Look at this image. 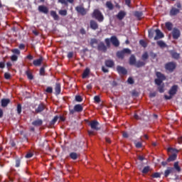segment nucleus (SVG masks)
I'll use <instances>...</instances> for the list:
<instances>
[{
    "label": "nucleus",
    "mask_w": 182,
    "mask_h": 182,
    "mask_svg": "<svg viewBox=\"0 0 182 182\" xmlns=\"http://www.w3.org/2000/svg\"><path fill=\"white\" fill-rule=\"evenodd\" d=\"M156 76L157 78L154 80L155 85L158 86L159 93H164V80H166V75L161 72H156Z\"/></svg>",
    "instance_id": "1"
},
{
    "label": "nucleus",
    "mask_w": 182,
    "mask_h": 182,
    "mask_svg": "<svg viewBox=\"0 0 182 182\" xmlns=\"http://www.w3.org/2000/svg\"><path fill=\"white\" fill-rule=\"evenodd\" d=\"M92 18H95V19L98 21V22H103V21H105V16L99 9H95L92 14Z\"/></svg>",
    "instance_id": "2"
},
{
    "label": "nucleus",
    "mask_w": 182,
    "mask_h": 182,
    "mask_svg": "<svg viewBox=\"0 0 182 182\" xmlns=\"http://www.w3.org/2000/svg\"><path fill=\"white\" fill-rule=\"evenodd\" d=\"M177 68V64L174 62H168L165 64V69L168 72L173 73Z\"/></svg>",
    "instance_id": "3"
},
{
    "label": "nucleus",
    "mask_w": 182,
    "mask_h": 182,
    "mask_svg": "<svg viewBox=\"0 0 182 182\" xmlns=\"http://www.w3.org/2000/svg\"><path fill=\"white\" fill-rule=\"evenodd\" d=\"M70 114H75V112L80 113L83 112V107L80 104L75 105L74 109H69Z\"/></svg>",
    "instance_id": "4"
},
{
    "label": "nucleus",
    "mask_w": 182,
    "mask_h": 182,
    "mask_svg": "<svg viewBox=\"0 0 182 182\" xmlns=\"http://www.w3.org/2000/svg\"><path fill=\"white\" fill-rule=\"evenodd\" d=\"M100 124H99V122L97 120H92L88 124V126H90L92 130H96V132L100 130Z\"/></svg>",
    "instance_id": "5"
},
{
    "label": "nucleus",
    "mask_w": 182,
    "mask_h": 182,
    "mask_svg": "<svg viewBox=\"0 0 182 182\" xmlns=\"http://www.w3.org/2000/svg\"><path fill=\"white\" fill-rule=\"evenodd\" d=\"M156 36L154 38V41H159V39H163L164 34L160 29L157 28L155 30Z\"/></svg>",
    "instance_id": "6"
},
{
    "label": "nucleus",
    "mask_w": 182,
    "mask_h": 182,
    "mask_svg": "<svg viewBox=\"0 0 182 182\" xmlns=\"http://www.w3.org/2000/svg\"><path fill=\"white\" fill-rule=\"evenodd\" d=\"M117 72L119 75H123L124 76L127 75V70L124 67L120 65L117 66Z\"/></svg>",
    "instance_id": "7"
},
{
    "label": "nucleus",
    "mask_w": 182,
    "mask_h": 182,
    "mask_svg": "<svg viewBox=\"0 0 182 182\" xmlns=\"http://www.w3.org/2000/svg\"><path fill=\"white\" fill-rule=\"evenodd\" d=\"M97 50H100V52H104L105 53L107 52V46H106V45H105V43L103 42H100L97 45Z\"/></svg>",
    "instance_id": "8"
},
{
    "label": "nucleus",
    "mask_w": 182,
    "mask_h": 182,
    "mask_svg": "<svg viewBox=\"0 0 182 182\" xmlns=\"http://www.w3.org/2000/svg\"><path fill=\"white\" fill-rule=\"evenodd\" d=\"M38 10L39 12L44 14L45 15H48V14H49V9L46 7V6H38Z\"/></svg>",
    "instance_id": "9"
},
{
    "label": "nucleus",
    "mask_w": 182,
    "mask_h": 182,
    "mask_svg": "<svg viewBox=\"0 0 182 182\" xmlns=\"http://www.w3.org/2000/svg\"><path fill=\"white\" fill-rule=\"evenodd\" d=\"M178 90V85H174L169 90L168 95H170V96H174V95L177 94Z\"/></svg>",
    "instance_id": "10"
},
{
    "label": "nucleus",
    "mask_w": 182,
    "mask_h": 182,
    "mask_svg": "<svg viewBox=\"0 0 182 182\" xmlns=\"http://www.w3.org/2000/svg\"><path fill=\"white\" fill-rule=\"evenodd\" d=\"M181 33H180V30L177 28H174L172 31V36L173 39H178Z\"/></svg>",
    "instance_id": "11"
},
{
    "label": "nucleus",
    "mask_w": 182,
    "mask_h": 182,
    "mask_svg": "<svg viewBox=\"0 0 182 182\" xmlns=\"http://www.w3.org/2000/svg\"><path fill=\"white\" fill-rule=\"evenodd\" d=\"M75 11H77V12L78 14H80V15H82V16L86 15V14H87L86 9L82 6H76Z\"/></svg>",
    "instance_id": "12"
},
{
    "label": "nucleus",
    "mask_w": 182,
    "mask_h": 182,
    "mask_svg": "<svg viewBox=\"0 0 182 182\" xmlns=\"http://www.w3.org/2000/svg\"><path fill=\"white\" fill-rule=\"evenodd\" d=\"M111 43L116 48H117L118 46H120V42H119V40L117 39V37H116L114 36L111 37Z\"/></svg>",
    "instance_id": "13"
},
{
    "label": "nucleus",
    "mask_w": 182,
    "mask_h": 182,
    "mask_svg": "<svg viewBox=\"0 0 182 182\" xmlns=\"http://www.w3.org/2000/svg\"><path fill=\"white\" fill-rule=\"evenodd\" d=\"M90 26L93 31L99 29V24H97V22H96L95 20H91L90 21Z\"/></svg>",
    "instance_id": "14"
},
{
    "label": "nucleus",
    "mask_w": 182,
    "mask_h": 182,
    "mask_svg": "<svg viewBox=\"0 0 182 182\" xmlns=\"http://www.w3.org/2000/svg\"><path fill=\"white\" fill-rule=\"evenodd\" d=\"M45 110V104L41 103L38 105V107L36 109V113H42Z\"/></svg>",
    "instance_id": "15"
},
{
    "label": "nucleus",
    "mask_w": 182,
    "mask_h": 182,
    "mask_svg": "<svg viewBox=\"0 0 182 182\" xmlns=\"http://www.w3.org/2000/svg\"><path fill=\"white\" fill-rule=\"evenodd\" d=\"M43 124V121L41 119H38L32 122V125L35 127H39Z\"/></svg>",
    "instance_id": "16"
},
{
    "label": "nucleus",
    "mask_w": 182,
    "mask_h": 182,
    "mask_svg": "<svg viewBox=\"0 0 182 182\" xmlns=\"http://www.w3.org/2000/svg\"><path fill=\"white\" fill-rule=\"evenodd\" d=\"M136 63V56L134 55H131L129 58V65L131 66H135Z\"/></svg>",
    "instance_id": "17"
},
{
    "label": "nucleus",
    "mask_w": 182,
    "mask_h": 182,
    "mask_svg": "<svg viewBox=\"0 0 182 182\" xmlns=\"http://www.w3.org/2000/svg\"><path fill=\"white\" fill-rule=\"evenodd\" d=\"M90 46L92 48H96L99 45V41L96 38H91L90 42Z\"/></svg>",
    "instance_id": "18"
},
{
    "label": "nucleus",
    "mask_w": 182,
    "mask_h": 182,
    "mask_svg": "<svg viewBox=\"0 0 182 182\" xmlns=\"http://www.w3.org/2000/svg\"><path fill=\"white\" fill-rule=\"evenodd\" d=\"M55 95L57 96L58 95H60V92H61L60 83H59V82L55 83Z\"/></svg>",
    "instance_id": "19"
},
{
    "label": "nucleus",
    "mask_w": 182,
    "mask_h": 182,
    "mask_svg": "<svg viewBox=\"0 0 182 182\" xmlns=\"http://www.w3.org/2000/svg\"><path fill=\"white\" fill-rule=\"evenodd\" d=\"M134 16H135V18H137L138 21H140L143 16V11H134Z\"/></svg>",
    "instance_id": "20"
},
{
    "label": "nucleus",
    "mask_w": 182,
    "mask_h": 182,
    "mask_svg": "<svg viewBox=\"0 0 182 182\" xmlns=\"http://www.w3.org/2000/svg\"><path fill=\"white\" fill-rule=\"evenodd\" d=\"M43 61V58L40 57L39 59L34 60L33 63L34 66H41Z\"/></svg>",
    "instance_id": "21"
},
{
    "label": "nucleus",
    "mask_w": 182,
    "mask_h": 182,
    "mask_svg": "<svg viewBox=\"0 0 182 182\" xmlns=\"http://www.w3.org/2000/svg\"><path fill=\"white\" fill-rule=\"evenodd\" d=\"M105 66H107V68H113V66H114V61H113V60H105Z\"/></svg>",
    "instance_id": "22"
},
{
    "label": "nucleus",
    "mask_w": 182,
    "mask_h": 182,
    "mask_svg": "<svg viewBox=\"0 0 182 182\" xmlns=\"http://www.w3.org/2000/svg\"><path fill=\"white\" fill-rule=\"evenodd\" d=\"M124 16H126V12L121 11L118 13V14L117 15V19H119V21H122Z\"/></svg>",
    "instance_id": "23"
},
{
    "label": "nucleus",
    "mask_w": 182,
    "mask_h": 182,
    "mask_svg": "<svg viewBox=\"0 0 182 182\" xmlns=\"http://www.w3.org/2000/svg\"><path fill=\"white\" fill-rule=\"evenodd\" d=\"M9 103H11V100H9V99H2L1 100V107H6V106H8V105H9Z\"/></svg>",
    "instance_id": "24"
},
{
    "label": "nucleus",
    "mask_w": 182,
    "mask_h": 182,
    "mask_svg": "<svg viewBox=\"0 0 182 182\" xmlns=\"http://www.w3.org/2000/svg\"><path fill=\"white\" fill-rule=\"evenodd\" d=\"M176 160H177V154H173L172 155L169 156L166 161L170 163V161H174Z\"/></svg>",
    "instance_id": "25"
},
{
    "label": "nucleus",
    "mask_w": 182,
    "mask_h": 182,
    "mask_svg": "<svg viewBox=\"0 0 182 182\" xmlns=\"http://www.w3.org/2000/svg\"><path fill=\"white\" fill-rule=\"evenodd\" d=\"M50 16L53 18L54 21H59V16L55 11H50Z\"/></svg>",
    "instance_id": "26"
},
{
    "label": "nucleus",
    "mask_w": 182,
    "mask_h": 182,
    "mask_svg": "<svg viewBox=\"0 0 182 182\" xmlns=\"http://www.w3.org/2000/svg\"><path fill=\"white\" fill-rule=\"evenodd\" d=\"M173 168L176 170V171H177L178 173H180V171H181V168L180 167V165H178V161H176L173 164Z\"/></svg>",
    "instance_id": "27"
},
{
    "label": "nucleus",
    "mask_w": 182,
    "mask_h": 182,
    "mask_svg": "<svg viewBox=\"0 0 182 182\" xmlns=\"http://www.w3.org/2000/svg\"><path fill=\"white\" fill-rule=\"evenodd\" d=\"M89 73H90V69L86 68L82 73V79H86L89 76Z\"/></svg>",
    "instance_id": "28"
},
{
    "label": "nucleus",
    "mask_w": 182,
    "mask_h": 182,
    "mask_svg": "<svg viewBox=\"0 0 182 182\" xmlns=\"http://www.w3.org/2000/svg\"><path fill=\"white\" fill-rule=\"evenodd\" d=\"M145 65H146V63L141 60H138L135 64L136 68H143V66H145Z\"/></svg>",
    "instance_id": "29"
},
{
    "label": "nucleus",
    "mask_w": 182,
    "mask_h": 182,
    "mask_svg": "<svg viewBox=\"0 0 182 182\" xmlns=\"http://www.w3.org/2000/svg\"><path fill=\"white\" fill-rule=\"evenodd\" d=\"M177 14H180V10L178 9H172L170 11L171 16H174L177 15Z\"/></svg>",
    "instance_id": "30"
},
{
    "label": "nucleus",
    "mask_w": 182,
    "mask_h": 182,
    "mask_svg": "<svg viewBox=\"0 0 182 182\" xmlns=\"http://www.w3.org/2000/svg\"><path fill=\"white\" fill-rule=\"evenodd\" d=\"M173 168L171 167H168L164 172L165 177H167L168 176H170L171 173H173Z\"/></svg>",
    "instance_id": "31"
},
{
    "label": "nucleus",
    "mask_w": 182,
    "mask_h": 182,
    "mask_svg": "<svg viewBox=\"0 0 182 182\" xmlns=\"http://www.w3.org/2000/svg\"><path fill=\"white\" fill-rule=\"evenodd\" d=\"M148 33H149V38L150 39H153V38H154V34L156 33V30L150 29L149 30Z\"/></svg>",
    "instance_id": "32"
},
{
    "label": "nucleus",
    "mask_w": 182,
    "mask_h": 182,
    "mask_svg": "<svg viewBox=\"0 0 182 182\" xmlns=\"http://www.w3.org/2000/svg\"><path fill=\"white\" fill-rule=\"evenodd\" d=\"M26 75L29 80H33V75L31 73V70H28L26 71Z\"/></svg>",
    "instance_id": "33"
},
{
    "label": "nucleus",
    "mask_w": 182,
    "mask_h": 182,
    "mask_svg": "<svg viewBox=\"0 0 182 182\" xmlns=\"http://www.w3.org/2000/svg\"><path fill=\"white\" fill-rule=\"evenodd\" d=\"M165 26L166 28V29H168V31H173V23L171 22H166L165 23Z\"/></svg>",
    "instance_id": "34"
},
{
    "label": "nucleus",
    "mask_w": 182,
    "mask_h": 182,
    "mask_svg": "<svg viewBox=\"0 0 182 182\" xmlns=\"http://www.w3.org/2000/svg\"><path fill=\"white\" fill-rule=\"evenodd\" d=\"M171 56L173 59H176V60H178V59H180V53H178L177 52H172Z\"/></svg>",
    "instance_id": "35"
},
{
    "label": "nucleus",
    "mask_w": 182,
    "mask_h": 182,
    "mask_svg": "<svg viewBox=\"0 0 182 182\" xmlns=\"http://www.w3.org/2000/svg\"><path fill=\"white\" fill-rule=\"evenodd\" d=\"M141 59H142L143 62H146V60H147V59H149V53H147V51H145L142 54Z\"/></svg>",
    "instance_id": "36"
},
{
    "label": "nucleus",
    "mask_w": 182,
    "mask_h": 182,
    "mask_svg": "<svg viewBox=\"0 0 182 182\" xmlns=\"http://www.w3.org/2000/svg\"><path fill=\"white\" fill-rule=\"evenodd\" d=\"M156 43L159 48H166V46H167V44H166L163 41H158Z\"/></svg>",
    "instance_id": "37"
},
{
    "label": "nucleus",
    "mask_w": 182,
    "mask_h": 182,
    "mask_svg": "<svg viewBox=\"0 0 182 182\" xmlns=\"http://www.w3.org/2000/svg\"><path fill=\"white\" fill-rule=\"evenodd\" d=\"M70 157L72 160H77L78 155L76 152H71L70 154Z\"/></svg>",
    "instance_id": "38"
},
{
    "label": "nucleus",
    "mask_w": 182,
    "mask_h": 182,
    "mask_svg": "<svg viewBox=\"0 0 182 182\" xmlns=\"http://www.w3.org/2000/svg\"><path fill=\"white\" fill-rule=\"evenodd\" d=\"M117 58H119V59H124V53L123 52V50L118 51V52L117 53Z\"/></svg>",
    "instance_id": "39"
},
{
    "label": "nucleus",
    "mask_w": 182,
    "mask_h": 182,
    "mask_svg": "<svg viewBox=\"0 0 182 182\" xmlns=\"http://www.w3.org/2000/svg\"><path fill=\"white\" fill-rule=\"evenodd\" d=\"M12 53H14V55H17L18 56H19V55H21V50H19V49L18 48H14L11 50Z\"/></svg>",
    "instance_id": "40"
},
{
    "label": "nucleus",
    "mask_w": 182,
    "mask_h": 182,
    "mask_svg": "<svg viewBox=\"0 0 182 182\" xmlns=\"http://www.w3.org/2000/svg\"><path fill=\"white\" fill-rule=\"evenodd\" d=\"M58 119H59L58 116L54 117V118L50 122V126H53V124L58 122Z\"/></svg>",
    "instance_id": "41"
},
{
    "label": "nucleus",
    "mask_w": 182,
    "mask_h": 182,
    "mask_svg": "<svg viewBox=\"0 0 182 182\" xmlns=\"http://www.w3.org/2000/svg\"><path fill=\"white\" fill-rule=\"evenodd\" d=\"M134 144H135V147H136V149H141V147L143 146V144H141V142H140V141H135Z\"/></svg>",
    "instance_id": "42"
},
{
    "label": "nucleus",
    "mask_w": 182,
    "mask_h": 182,
    "mask_svg": "<svg viewBox=\"0 0 182 182\" xmlns=\"http://www.w3.org/2000/svg\"><path fill=\"white\" fill-rule=\"evenodd\" d=\"M150 171V166H145L144 169L142 170L143 174H147Z\"/></svg>",
    "instance_id": "43"
},
{
    "label": "nucleus",
    "mask_w": 182,
    "mask_h": 182,
    "mask_svg": "<svg viewBox=\"0 0 182 182\" xmlns=\"http://www.w3.org/2000/svg\"><path fill=\"white\" fill-rule=\"evenodd\" d=\"M17 113L18 114H21V113H22V105L21 104L17 105Z\"/></svg>",
    "instance_id": "44"
},
{
    "label": "nucleus",
    "mask_w": 182,
    "mask_h": 182,
    "mask_svg": "<svg viewBox=\"0 0 182 182\" xmlns=\"http://www.w3.org/2000/svg\"><path fill=\"white\" fill-rule=\"evenodd\" d=\"M107 8L109 9L111 11L113 9V4L111 1H107L106 3Z\"/></svg>",
    "instance_id": "45"
},
{
    "label": "nucleus",
    "mask_w": 182,
    "mask_h": 182,
    "mask_svg": "<svg viewBox=\"0 0 182 182\" xmlns=\"http://www.w3.org/2000/svg\"><path fill=\"white\" fill-rule=\"evenodd\" d=\"M139 45H141V46H142L143 48H147V43H146L144 40H140Z\"/></svg>",
    "instance_id": "46"
},
{
    "label": "nucleus",
    "mask_w": 182,
    "mask_h": 182,
    "mask_svg": "<svg viewBox=\"0 0 182 182\" xmlns=\"http://www.w3.org/2000/svg\"><path fill=\"white\" fill-rule=\"evenodd\" d=\"M59 14H60L62 16H66V15H68V11H67V10H60V11H59Z\"/></svg>",
    "instance_id": "47"
},
{
    "label": "nucleus",
    "mask_w": 182,
    "mask_h": 182,
    "mask_svg": "<svg viewBox=\"0 0 182 182\" xmlns=\"http://www.w3.org/2000/svg\"><path fill=\"white\" fill-rule=\"evenodd\" d=\"M105 43H106V46H107V48H110V43L112 42L111 41V38L109 39V38H105Z\"/></svg>",
    "instance_id": "48"
},
{
    "label": "nucleus",
    "mask_w": 182,
    "mask_h": 182,
    "mask_svg": "<svg viewBox=\"0 0 182 182\" xmlns=\"http://www.w3.org/2000/svg\"><path fill=\"white\" fill-rule=\"evenodd\" d=\"M75 101L78 102H83V98H82V96H80V95H76Z\"/></svg>",
    "instance_id": "49"
},
{
    "label": "nucleus",
    "mask_w": 182,
    "mask_h": 182,
    "mask_svg": "<svg viewBox=\"0 0 182 182\" xmlns=\"http://www.w3.org/2000/svg\"><path fill=\"white\" fill-rule=\"evenodd\" d=\"M168 151L171 152V153H178V149L171 148V147L168 148Z\"/></svg>",
    "instance_id": "50"
},
{
    "label": "nucleus",
    "mask_w": 182,
    "mask_h": 182,
    "mask_svg": "<svg viewBox=\"0 0 182 182\" xmlns=\"http://www.w3.org/2000/svg\"><path fill=\"white\" fill-rule=\"evenodd\" d=\"M11 60L12 62H16V60H18V55H13L11 56Z\"/></svg>",
    "instance_id": "51"
},
{
    "label": "nucleus",
    "mask_w": 182,
    "mask_h": 182,
    "mask_svg": "<svg viewBox=\"0 0 182 182\" xmlns=\"http://www.w3.org/2000/svg\"><path fill=\"white\" fill-rule=\"evenodd\" d=\"M122 51L124 52V55H125V53H127L128 55H130V53H132V50H130V49L129 48H124Z\"/></svg>",
    "instance_id": "52"
},
{
    "label": "nucleus",
    "mask_w": 182,
    "mask_h": 182,
    "mask_svg": "<svg viewBox=\"0 0 182 182\" xmlns=\"http://www.w3.org/2000/svg\"><path fill=\"white\" fill-rule=\"evenodd\" d=\"M46 93H53V88L52 87H48L46 90Z\"/></svg>",
    "instance_id": "53"
},
{
    "label": "nucleus",
    "mask_w": 182,
    "mask_h": 182,
    "mask_svg": "<svg viewBox=\"0 0 182 182\" xmlns=\"http://www.w3.org/2000/svg\"><path fill=\"white\" fill-rule=\"evenodd\" d=\"M127 83H129V85H133L134 83V80H133L132 77H129L127 80Z\"/></svg>",
    "instance_id": "54"
},
{
    "label": "nucleus",
    "mask_w": 182,
    "mask_h": 182,
    "mask_svg": "<svg viewBox=\"0 0 182 182\" xmlns=\"http://www.w3.org/2000/svg\"><path fill=\"white\" fill-rule=\"evenodd\" d=\"M152 177L153 178H160L161 177V175H160V173H154L153 175H152Z\"/></svg>",
    "instance_id": "55"
},
{
    "label": "nucleus",
    "mask_w": 182,
    "mask_h": 182,
    "mask_svg": "<svg viewBox=\"0 0 182 182\" xmlns=\"http://www.w3.org/2000/svg\"><path fill=\"white\" fill-rule=\"evenodd\" d=\"M40 75H41V76H45V68L44 67H42L40 69Z\"/></svg>",
    "instance_id": "56"
},
{
    "label": "nucleus",
    "mask_w": 182,
    "mask_h": 182,
    "mask_svg": "<svg viewBox=\"0 0 182 182\" xmlns=\"http://www.w3.org/2000/svg\"><path fill=\"white\" fill-rule=\"evenodd\" d=\"M94 100L95 103H99L100 102V97H99L98 95L94 97Z\"/></svg>",
    "instance_id": "57"
},
{
    "label": "nucleus",
    "mask_w": 182,
    "mask_h": 182,
    "mask_svg": "<svg viewBox=\"0 0 182 182\" xmlns=\"http://www.w3.org/2000/svg\"><path fill=\"white\" fill-rule=\"evenodd\" d=\"M16 167H20L21 166V159H16Z\"/></svg>",
    "instance_id": "58"
},
{
    "label": "nucleus",
    "mask_w": 182,
    "mask_h": 182,
    "mask_svg": "<svg viewBox=\"0 0 182 182\" xmlns=\"http://www.w3.org/2000/svg\"><path fill=\"white\" fill-rule=\"evenodd\" d=\"M58 2H60V4L65 5V6H68V1H66V0H58Z\"/></svg>",
    "instance_id": "59"
},
{
    "label": "nucleus",
    "mask_w": 182,
    "mask_h": 182,
    "mask_svg": "<svg viewBox=\"0 0 182 182\" xmlns=\"http://www.w3.org/2000/svg\"><path fill=\"white\" fill-rule=\"evenodd\" d=\"M4 77H5V79H6L7 80H9V79H11V74H9V73H6L4 74Z\"/></svg>",
    "instance_id": "60"
},
{
    "label": "nucleus",
    "mask_w": 182,
    "mask_h": 182,
    "mask_svg": "<svg viewBox=\"0 0 182 182\" xmlns=\"http://www.w3.org/2000/svg\"><path fill=\"white\" fill-rule=\"evenodd\" d=\"M26 159H31V157H33V154L32 153H28L26 156H25Z\"/></svg>",
    "instance_id": "61"
},
{
    "label": "nucleus",
    "mask_w": 182,
    "mask_h": 182,
    "mask_svg": "<svg viewBox=\"0 0 182 182\" xmlns=\"http://www.w3.org/2000/svg\"><path fill=\"white\" fill-rule=\"evenodd\" d=\"M67 57L68 58V59H72V58H73V52H69Z\"/></svg>",
    "instance_id": "62"
},
{
    "label": "nucleus",
    "mask_w": 182,
    "mask_h": 182,
    "mask_svg": "<svg viewBox=\"0 0 182 182\" xmlns=\"http://www.w3.org/2000/svg\"><path fill=\"white\" fill-rule=\"evenodd\" d=\"M157 95V93L156 92H151L149 94V97H156V95Z\"/></svg>",
    "instance_id": "63"
},
{
    "label": "nucleus",
    "mask_w": 182,
    "mask_h": 182,
    "mask_svg": "<svg viewBox=\"0 0 182 182\" xmlns=\"http://www.w3.org/2000/svg\"><path fill=\"white\" fill-rule=\"evenodd\" d=\"M125 4L130 8V4H132V0H125Z\"/></svg>",
    "instance_id": "64"
}]
</instances>
